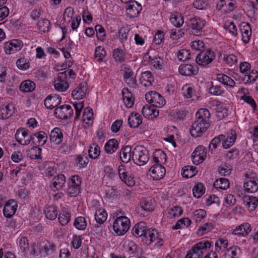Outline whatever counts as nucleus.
<instances>
[{
    "instance_id": "nucleus-54",
    "label": "nucleus",
    "mask_w": 258,
    "mask_h": 258,
    "mask_svg": "<svg viewBox=\"0 0 258 258\" xmlns=\"http://www.w3.org/2000/svg\"><path fill=\"white\" fill-rule=\"evenodd\" d=\"M71 214L67 211H62L58 216V220L62 226H65L71 220Z\"/></svg>"
},
{
    "instance_id": "nucleus-45",
    "label": "nucleus",
    "mask_w": 258,
    "mask_h": 258,
    "mask_svg": "<svg viewBox=\"0 0 258 258\" xmlns=\"http://www.w3.org/2000/svg\"><path fill=\"white\" fill-rule=\"evenodd\" d=\"M123 247L130 254H133L137 250V245L131 240H125L123 242Z\"/></svg>"
},
{
    "instance_id": "nucleus-62",
    "label": "nucleus",
    "mask_w": 258,
    "mask_h": 258,
    "mask_svg": "<svg viewBox=\"0 0 258 258\" xmlns=\"http://www.w3.org/2000/svg\"><path fill=\"white\" fill-rule=\"evenodd\" d=\"M177 56L180 61H185L190 58V53L189 50L182 49L179 50L177 53Z\"/></svg>"
},
{
    "instance_id": "nucleus-42",
    "label": "nucleus",
    "mask_w": 258,
    "mask_h": 258,
    "mask_svg": "<svg viewBox=\"0 0 258 258\" xmlns=\"http://www.w3.org/2000/svg\"><path fill=\"white\" fill-rule=\"evenodd\" d=\"M132 148L130 146H125L121 149L120 158L123 163H127L131 158Z\"/></svg>"
},
{
    "instance_id": "nucleus-4",
    "label": "nucleus",
    "mask_w": 258,
    "mask_h": 258,
    "mask_svg": "<svg viewBox=\"0 0 258 258\" xmlns=\"http://www.w3.org/2000/svg\"><path fill=\"white\" fill-rule=\"evenodd\" d=\"M205 25L206 21L200 17H195L190 19L189 23L190 34L195 36L202 35Z\"/></svg>"
},
{
    "instance_id": "nucleus-56",
    "label": "nucleus",
    "mask_w": 258,
    "mask_h": 258,
    "mask_svg": "<svg viewBox=\"0 0 258 258\" xmlns=\"http://www.w3.org/2000/svg\"><path fill=\"white\" fill-rule=\"evenodd\" d=\"M225 138V135H220L217 137H215L211 142L209 148V150L213 151L215 149L221 142Z\"/></svg>"
},
{
    "instance_id": "nucleus-18",
    "label": "nucleus",
    "mask_w": 258,
    "mask_h": 258,
    "mask_svg": "<svg viewBox=\"0 0 258 258\" xmlns=\"http://www.w3.org/2000/svg\"><path fill=\"white\" fill-rule=\"evenodd\" d=\"M118 173L120 179L126 185L132 186L135 184V181L134 178L128 175V172L124 165H120L118 166Z\"/></svg>"
},
{
    "instance_id": "nucleus-43",
    "label": "nucleus",
    "mask_w": 258,
    "mask_h": 258,
    "mask_svg": "<svg viewBox=\"0 0 258 258\" xmlns=\"http://www.w3.org/2000/svg\"><path fill=\"white\" fill-rule=\"evenodd\" d=\"M217 80L224 84L230 88H233L235 86V81L229 76L224 74H218L217 77Z\"/></svg>"
},
{
    "instance_id": "nucleus-33",
    "label": "nucleus",
    "mask_w": 258,
    "mask_h": 258,
    "mask_svg": "<svg viewBox=\"0 0 258 258\" xmlns=\"http://www.w3.org/2000/svg\"><path fill=\"white\" fill-rule=\"evenodd\" d=\"M107 217V214L104 210H97L95 215V219L97 224H95V227L97 228L101 227V225L106 221Z\"/></svg>"
},
{
    "instance_id": "nucleus-24",
    "label": "nucleus",
    "mask_w": 258,
    "mask_h": 258,
    "mask_svg": "<svg viewBox=\"0 0 258 258\" xmlns=\"http://www.w3.org/2000/svg\"><path fill=\"white\" fill-rule=\"evenodd\" d=\"M17 205L13 200H9L5 204L3 213L6 217L10 218L15 214L16 212Z\"/></svg>"
},
{
    "instance_id": "nucleus-31",
    "label": "nucleus",
    "mask_w": 258,
    "mask_h": 258,
    "mask_svg": "<svg viewBox=\"0 0 258 258\" xmlns=\"http://www.w3.org/2000/svg\"><path fill=\"white\" fill-rule=\"evenodd\" d=\"M50 140L51 142L55 145H59L61 143L63 140V135L59 128L55 127L51 131Z\"/></svg>"
},
{
    "instance_id": "nucleus-50",
    "label": "nucleus",
    "mask_w": 258,
    "mask_h": 258,
    "mask_svg": "<svg viewBox=\"0 0 258 258\" xmlns=\"http://www.w3.org/2000/svg\"><path fill=\"white\" fill-rule=\"evenodd\" d=\"M42 150L38 147H33L27 151V156L31 159L41 158Z\"/></svg>"
},
{
    "instance_id": "nucleus-41",
    "label": "nucleus",
    "mask_w": 258,
    "mask_h": 258,
    "mask_svg": "<svg viewBox=\"0 0 258 258\" xmlns=\"http://www.w3.org/2000/svg\"><path fill=\"white\" fill-rule=\"evenodd\" d=\"M243 201L246 202V207L249 211L255 210L258 203L257 198L252 196H245Z\"/></svg>"
},
{
    "instance_id": "nucleus-20",
    "label": "nucleus",
    "mask_w": 258,
    "mask_h": 258,
    "mask_svg": "<svg viewBox=\"0 0 258 258\" xmlns=\"http://www.w3.org/2000/svg\"><path fill=\"white\" fill-rule=\"evenodd\" d=\"M141 209L144 211L150 213L156 207V201L151 197L143 198L140 202Z\"/></svg>"
},
{
    "instance_id": "nucleus-12",
    "label": "nucleus",
    "mask_w": 258,
    "mask_h": 258,
    "mask_svg": "<svg viewBox=\"0 0 258 258\" xmlns=\"http://www.w3.org/2000/svg\"><path fill=\"white\" fill-rule=\"evenodd\" d=\"M207 149L202 146H198L193 152L191 157L194 164H199L202 163L206 157Z\"/></svg>"
},
{
    "instance_id": "nucleus-16",
    "label": "nucleus",
    "mask_w": 258,
    "mask_h": 258,
    "mask_svg": "<svg viewBox=\"0 0 258 258\" xmlns=\"http://www.w3.org/2000/svg\"><path fill=\"white\" fill-rule=\"evenodd\" d=\"M128 2L129 3L126 6V14L130 18H136L140 13L142 6L135 1Z\"/></svg>"
},
{
    "instance_id": "nucleus-49",
    "label": "nucleus",
    "mask_w": 258,
    "mask_h": 258,
    "mask_svg": "<svg viewBox=\"0 0 258 258\" xmlns=\"http://www.w3.org/2000/svg\"><path fill=\"white\" fill-rule=\"evenodd\" d=\"M37 26L40 32L45 33L49 31L51 24L50 21L47 19H41L37 23Z\"/></svg>"
},
{
    "instance_id": "nucleus-38",
    "label": "nucleus",
    "mask_w": 258,
    "mask_h": 258,
    "mask_svg": "<svg viewBox=\"0 0 258 258\" xmlns=\"http://www.w3.org/2000/svg\"><path fill=\"white\" fill-rule=\"evenodd\" d=\"M146 229V223L144 222H140L136 224L133 227V235L136 237L143 236L145 234L144 232Z\"/></svg>"
},
{
    "instance_id": "nucleus-55",
    "label": "nucleus",
    "mask_w": 258,
    "mask_h": 258,
    "mask_svg": "<svg viewBox=\"0 0 258 258\" xmlns=\"http://www.w3.org/2000/svg\"><path fill=\"white\" fill-rule=\"evenodd\" d=\"M170 21L176 27H181L184 22L183 17L180 15H171Z\"/></svg>"
},
{
    "instance_id": "nucleus-34",
    "label": "nucleus",
    "mask_w": 258,
    "mask_h": 258,
    "mask_svg": "<svg viewBox=\"0 0 258 258\" xmlns=\"http://www.w3.org/2000/svg\"><path fill=\"white\" fill-rule=\"evenodd\" d=\"M196 120L202 122L210 123L209 119L211 114L209 111L206 108H201L196 113Z\"/></svg>"
},
{
    "instance_id": "nucleus-44",
    "label": "nucleus",
    "mask_w": 258,
    "mask_h": 258,
    "mask_svg": "<svg viewBox=\"0 0 258 258\" xmlns=\"http://www.w3.org/2000/svg\"><path fill=\"white\" fill-rule=\"evenodd\" d=\"M230 185L229 181L225 178H220L215 180L214 183V187L221 189H227Z\"/></svg>"
},
{
    "instance_id": "nucleus-11",
    "label": "nucleus",
    "mask_w": 258,
    "mask_h": 258,
    "mask_svg": "<svg viewBox=\"0 0 258 258\" xmlns=\"http://www.w3.org/2000/svg\"><path fill=\"white\" fill-rule=\"evenodd\" d=\"M54 114L61 119L70 118L73 114V110L69 105H63L55 109Z\"/></svg>"
},
{
    "instance_id": "nucleus-26",
    "label": "nucleus",
    "mask_w": 258,
    "mask_h": 258,
    "mask_svg": "<svg viewBox=\"0 0 258 258\" xmlns=\"http://www.w3.org/2000/svg\"><path fill=\"white\" fill-rule=\"evenodd\" d=\"M140 84L145 87H150L154 81V78L150 71L143 72L139 79Z\"/></svg>"
},
{
    "instance_id": "nucleus-6",
    "label": "nucleus",
    "mask_w": 258,
    "mask_h": 258,
    "mask_svg": "<svg viewBox=\"0 0 258 258\" xmlns=\"http://www.w3.org/2000/svg\"><path fill=\"white\" fill-rule=\"evenodd\" d=\"M247 179L245 181L243 186L247 192L254 193L258 190V176L253 173H246Z\"/></svg>"
},
{
    "instance_id": "nucleus-7",
    "label": "nucleus",
    "mask_w": 258,
    "mask_h": 258,
    "mask_svg": "<svg viewBox=\"0 0 258 258\" xmlns=\"http://www.w3.org/2000/svg\"><path fill=\"white\" fill-rule=\"evenodd\" d=\"M210 125V123L204 122L196 119L190 127V134L194 137H199L207 130Z\"/></svg>"
},
{
    "instance_id": "nucleus-19",
    "label": "nucleus",
    "mask_w": 258,
    "mask_h": 258,
    "mask_svg": "<svg viewBox=\"0 0 258 258\" xmlns=\"http://www.w3.org/2000/svg\"><path fill=\"white\" fill-rule=\"evenodd\" d=\"M40 246L41 248L40 254L44 257L53 254L55 250V245L54 243L48 241L40 242Z\"/></svg>"
},
{
    "instance_id": "nucleus-57",
    "label": "nucleus",
    "mask_w": 258,
    "mask_h": 258,
    "mask_svg": "<svg viewBox=\"0 0 258 258\" xmlns=\"http://www.w3.org/2000/svg\"><path fill=\"white\" fill-rule=\"evenodd\" d=\"M112 55L116 61L121 62L124 60V54L120 48L114 49L113 51Z\"/></svg>"
},
{
    "instance_id": "nucleus-10",
    "label": "nucleus",
    "mask_w": 258,
    "mask_h": 258,
    "mask_svg": "<svg viewBox=\"0 0 258 258\" xmlns=\"http://www.w3.org/2000/svg\"><path fill=\"white\" fill-rule=\"evenodd\" d=\"M67 73L63 72L58 74L57 79L54 82V87L56 90L64 92L69 88Z\"/></svg>"
},
{
    "instance_id": "nucleus-37",
    "label": "nucleus",
    "mask_w": 258,
    "mask_h": 258,
    "mask_svg": "<svg viewBox=\"0 0 258 258\" xmlns=\"http://www.w3.org/2000/svg\"><path fill=\"white\" fill-rule=\"evenodd\" d=\"M144 58L145 60L146 59H149V60L151 62V65L154 68L158 70H161L162 69L163 60L160 56H156L153 58H152L151 56L149 55L148 54H146L144 56Z\"/></svg>"
},
{
    "instance_id": "nucleus-17",
    "label": "nucleus",
    "mask_w": 258,
    "mask_h": 258,
    "mask_svg": "<svg viewBox=\"0 0 258 258\" xmlns=\"http://www.w3.org/2000/svg\"><path fill=\"white\" fill-rule=\"evenodd\" d=\"M89 93L87 84L84 82L76 88L72 93V96L74 99L79 100L84 98Z\"/></svg>"
},
{
    "instance_id": "nucleus-36",
    "label": "nucleus",
    "mask_w": 258,
    "mask_h": 258,
    "mask_svg": "<svg viewBox=\"0 0 258 258\" xmlns=\"http://www.w3.org/2000/svg\"><path fill=\"white\" fill-rule=\"evenodd\" d=\"M142 122V117L138 113H132L128 118V123L131 127H137Z\"/></svg>"
},
{
    "instance_id": "nucleus-39",
    "label": "nucleus",
    "mask_w": 258,
    "mask_h": 258,
    "mask_svg": "<svg viewBox=\"0 0 258 258\" xmlns=\"http://www.w3.org/2000/svg\"><path fill=\"white\" fill-rule=\"evenodd\" d=\"M167 157L166 154L162 150H156L154 153L153 160L155 164L162 165L166 162Z\"/></svg>"
},
{
    "instance_id": "nucleus-14",
    "label": "nucleus",
    "mask_w": 258,
    "mask_h": 258,
    "mask_svg": "<svg viewBox=\"0 0 258 258\" xmlns=\"http://www.w3.org/2000/svg\"><path fill=\"white\" fill-rule=\"evenodd\" d=\"M23 46L22 41L18 39H13L7 42L5 44V51L8 54H11L20 50Z\"/></svg>"
},
{
    "instance_id": "nucleus-9",
    "label": "nucleus",
    "mask_w": 258,
    "mask_h": 258,
    "mask_svg": "<svg viewBox=\"0 0 258 258\" xmlns=\"http://www.w3.org/2000/svg\"><path fill=\"white\" fill-rule=\"evenodd\" d=\"M17 141L22 145H27L31 141L35 144L34 138L29 135V132L25 128H19L15 134Z\"/></svg>"
},
{
    "instance_id": "nucleus-51",
    "label": "nucleus",
    "mask_w": 258,
    "mask_h": 258,
    "mask_svg": "<svg viewBox=\"0 0 258 258\" xmlns=\"http://www.w3.org/2000/svg\"><path fill=\"white\" fill-rule=\"evenodd\" d=\"M32 137H36L37 139V143L35 142L34 144H36L38 146H43L44 145L47 140V134L42 131H40L33 134Z\"/></svg>"
},
{
    "instance_id": "nucleus-58",
    "label": "nucleus",
    "mask_w": 258,
    "mask_h": 258,
    "mask_svg": "<svg viewBox=\"0 0 258 258\" xmlns=\"http://www.w3.org/2000/svg\"><path fill=\"white\" fill-rule=\"evenodd\" d=\"M81 186L68 185L67 190V195L71 197H75L80 192Z\"/></svg>"
},
{
    "instance_id": "nucleus-5",
    "label": "nucleus",
    "mask_w": 258,
    "mask_h": 258,
    "mask_svg": "<svg viewBox=\"0 0 258 258\" xmlns=\"http://www.w3.org/2000/svg\"><path fill=\"white\" fill-rule=\"evenodd\" d=\"M146 100L154 107H161L165 104V100L163 96L156 91H150L145 95Z\"/></svg>"
},
{
    "instance_id": "nucleus-23",
    "label": "nucleus",
    "mask_w": 258,
    "mask_h": 258,
    "mask_svg": "<svg viewBox=\"0 0 258 258\" xmlns=\"http://www.w3.org/2000/svg\"><path fill=\"white\" fill-rule=\"evenodd\" d=\"M242 40L245 44L247 43L251 36V29L249 24L243 22L240 26Z\"/></svg>"
},
{
    "instance_id": "nucleus-29",
    "label": "nucleus",
    "mask_w": 258,
    "mask_h": 258,
    "mask_svg": "<svg viewBox=\"0 0 258 258\" xmlns=\"http://www.w3.org/2000/svg\"><path fill=\"white\" fill-rule=\"evenodd\" d=\"M251 230L250 225L247 223H245L237 226L233 230L232 234L239 236H245L250 232Z\"/></svg>"
},
{
    "instance_id": "nucleus-15",
    "label": "nucleus",
    "mask_w": 258,
    "mask_h": 258,
    "mask_svg": "<svg viewBox=\"0 0 258 258\" xmlns=\"http://www.w3.org/2000/svg\"><path fill=\"white\" fill-rule=\"evenodd\" d=\"M149 171L151 176L155 180L163 178L166 173L165 167L161 164H154L151 166Z\"/></svg>"
},
{
    "instance_id": "nucleus-13",
    "label": "nucleus",
    "mask_w": 258,
    "mask_h": 258,
    "mask_svg": "<svg viewBox=\"0 0 258 258\" xmlns=\"http://www.w3.org/2000/svg\"><path fill=\"white\" fill-rule=\"evenodd\" d=\"M123 80L130 87L135 88L137 86L136 77L134 76V72L130 68L124 67L122 70Z\"/></svg>"
},
{
    "instance_id": "nucleus-60",
    "label": "nucleus",
    "mask_w": 258,
    "mask_h": 258,
    "mask_svg": "<svg viewBox=\"0 0 258 258\" xmlns=\"http://www.w3.org/2000/svg\"><path fill=\"white\" fill-rule=\"evenodd\" d=\"M206 216V212L204 210L199 209L193 213L192 218L196 222H200Z\"/></svg>"
},
{
    "instance_id": "nucleus-48",
    "label": "nucleus",
    "mask_w": 258,
    "mask_h": 258,
    "mask_svg": "<svg viewBox=\"0 0 258 258\" xmlns=\"http://www.w3.org/2000/svg\"><path fill=\"white\" fill-rule=\"evenodd\" d=\"M35 88V84L30 81L26 80L22 82L20 86V90L24 92H30Z\"/></svg>"
},
{
    "instance_id": "nucleus-8",
    "label": "nucleus",
    "mask_w": 258,
    "mask_h": 258,
    "mask_svg": "<svg viewBox=\"0 0 258 258\" xmlns=\"http://www.w3.org/2000/svg\"><path fill=\"white\" fill-rule=\"evenodd\" d=\"M215 58L214 52L210 49L201 51L196 57L197 63L205 66L211 63Z\"/></svg>"
},
{
    "instance_id": "nucleus-28",
    "label": "nucleus",
    "mask_w": 258,
    "mask_h": 258,
    "mask_svg": "<svg viewBox=\"0 0 258 258\" xmlns=\"http://www.w3.org/2000/svg\"><path fill=\"white\" fill-rule=\"evenodd\" d=\"M237 136L235 131L231 130L230 132L225 136V138L222 140V146L224 148L227 149L232 146L236 141Z\"/></svg>"
},
{
    "instance_id": "nucleus-47",
    "label": "nucleus",
    "mask_w": 258,
    "mask_h": 258,
    "mask_svg": "<svg viewBox=\"0 0 258 258\" xmlns=\"http://www.w3.org/2000/svg\"><path fill=\"white\" fill-rule=\"evenodd\" d=\"M19 252L22 255H24L25 253L29 251V247L28 240L27 238L22 237L19 241Z\"/></svg>"
},
{
    "instance_id": "nucleus-32",
    "label": "nucleus",
    "mask_w": 258,
    "mask_h": 258,
    "mask_svg": "<svg viewBox=\"0 0 258 258\" xmlns=\"http://www.w3.org/2000/svg\"><path fill=\"white\" fill-rule=\"evenodd\" d=\"M153 105L144 106L142 110L143 115L147 118H153L156 117L159 115V112L154 108Z\"/></svg>"
},
{
    "instance_id": "nucleus-59",
    "label": "nucleus",
    "mask_w": 258,
    "mask_h": 258,
    "mask_svg": "<svg viewBox=\"0 0 258 258\" xmlns=\"http://www.w3.org/2000/svg\"><path fill=\"white\" fill-rule=\"evenodd\" d=\"M223 60L229 66H233L237 62V56L233 54H224Z\"/></svg>"
},
{
    "instance_id": "nucleus-25",
    "label": "nucleus",
    "mask_w": 258,
    "mask_h": 258,
    "mask_svg": "<svg viewBox=\"0 0 258 258\" xmlns=\"http://www.w3.org/2000/svg\"><path fill=\"white\" fill-rule=\"evenodd\" d=\"M61 98L57 95H50L44 100V105L48 109H52L57 106L61 102Z\"/></svg>"
},
{
    "instance_id": "nucleus-22",
    "label": "nucleus",
    "mask_w": 258,
    "mask_h": 258,
    "mask_svg": "<svg viewBox=\"0 0 258 258\" xmlns=\"http://www.w3.org/2000/svg\"><path fill=\"white\" fill-rule=\"evenodd\" d=\"M179 73L184 76H190L196 75L199 71L196 65L189 64H181L178 68Z\"/></svg>"
},
{
    "instance_id": "nucleus-46",
    "label": "nucleus",
    "mask_w": 258,
    "mask_h": 258,
    "mask_svg": "<svg viewBox=\"0 0 258 258\" xmlns=\"http://www.w3.org/2000/svg\"><path fill=\"white\" fill-rule=\"evenodd\" d=\"M45 214L46 217L50 220L55 219L58 215L56 207L53 205L49 206L45 210Z\"/></svg>"
},
{
    "instance_id": "nucleus-30",
    "label": "nucleus",
    "mask_w": 258,
    "mask_h": 258,
    "mask_svg": "<svg viewBox=\"0 0 258 258\" xmlns=\"http://www.w3.org/2000/svg\"><path fill=\"white\" fill-rule=\"evenodd\" d=\"M122 99L125 106L127 108H131L134 104V98L132 93L129 91L127 88H124L121 91Z\"/></svg>"
},
{
    "instance_id": "nucleus-64",
    "label": "nucleus",
    "mask_w": 258,
    "mask_h": 258,
    "mask_svg": "<svg viewBox=\"0 0 258 258\" xmlns=\"http://www.w3.org/2000/svg\"><path fill=\"white\" fill-rule=\"evenodd\" d=\"M16 64L17 67L22 70H27L30 66L29 60L24 57L18 59L16 62Z\"/></svg>"
},
{
    "instance_id": "nucleus-53",
    "label": "nucleus",
    "mask_w": 258,
    "mask_h": 258,
    "mask_svg": "<svg viewBox=\"0 0 258 258\" xmlns=\"http://www.w3.org/2000/svg\"><path fill=\"white\" fill-rule=\"evenodd\" d=\"M205 189L202 183L196 184L192 188V194L195 197L200 198L205 193Z\"/></svg>"
},
{
    "instance_id": "nucleus-27",
    "label": "nucleus",
    "mask_w": 258,
    "mask_h": 258,
    "mask_svg": "<svg viewBox=\"0 0 258 258\" xmlns=\"http://www.w3.org/2000/svg\"><path fill=\"white\" fill-rule=\"evenodd\" d=\"M15 112V107L10 104L3 105L0 107V118L6 119L11 117Z\"/></svg>"
},
{
    "instance_id": "nucleus-40",
    "label": "nucleus",
    "mask_w": 258,
    "mask_h": 258,
    "mask_svg": "<svg viewBox=\"0 0 258 258\" xmlns=\"http://www.w3.org/2000/svg\"><path fill=\"white\" fill-rule=\"evenodd\" d=\"M118 148V143L115 139H110L105 144L104 149L108 154H112L115 152Z\"/></svg>"
},
{
    "instance_id": "nucleus-3",
    "label": "nucleus",
    "mask_w": 258,
    "mask_h": 258,
    "mask_svg": "<svg viewBox=\"0 0 258 258\" xmlns=\"http://www.w3.org/2000/svg\"><path fill=\"white\" fill-rule=\"evenodd\" d=\"M131 222L129 218L126 216L117 217L113 224L114 232L118 235H123L129 230Z\"/></svg>"
},
{
    "instance_id": "nucleus-2",
    "label": "nucleus",
    "mask_w": 258,
    "mask_h": 258,
    "mask_svg": "<svg viewBox=\"0 0 258 258\" xmlns=\"http://www.w3.org/2000/svg\"><path fill=\"white\" fill-rule=\"evenodd\" d=\"M134 162L139 166L145 165L149 160L148 150L143 146H136L132 152Z\"/></svg>"
},
{
    "instance_id": "nucleus-1",
    "label": "nucleus",
    "mask_w": 258,
    "mask_h": 258,
    "mask_svg": "<svg viewBox=\"0 0 258 258\" xmlns=\"http://www.w3.org/2000/svg\"><path fill=\"white\" fill-rule=\"evenodd\" d=\"M212 242L203 240L195 244L187 253L185 258H202L204 254L210 248Z\"/></svg>"
},
{
    "instance_id": "nucleus-35",
    "label": "nucleus",
    "mask_w": 258,
    "mask_h": 258,
    "mask_svg": "<svg viewBox=\"0 0 258 258\" xmlns=\"http://www.w3.org/2000/svg\"><path fill=\"white\" fill-rule=\"evenodd\" d=\"M130 30L127 28L121 27L118 32L117 37L119 40V41L122 43L123 47H124L125 44L128 43V35Z\"/></svg>"
},
{
    "instance_id": "nucleus-61",
    "label": "nucleus",
    "mask_w": 258,
    "mask_h": 258,
    "mask_svg": "<svg viewBox=\"0 0 258 258\" xmlns=\"http://www.w3.org/2000/svg\"><path fill=\"white\" fill-rule=\"evenodd\" d=\"M100 153V147L93 144L91 146L88 151L89 156L91 158L96 159Z\"/></svg>"
},
{
    "instance_id": "nucleus-52",
    "label": "nucleus",
    "mask_w": 258,
    "mask_h": 258,
    "mask_svg": "<svg viewBox=\"0 0 258 258\" xmlns=\"http://www.w3.org/2000/svg\"><path fill=\"white\" fill-rule=\"evenodd\" d=\"M74 226L79 230H84L87 225V222L85 217L79 216L75 219Z\"/></svg>"
},
{
    "instance_id": "nucleus-21",
    "label": "nucleus",
    "mask_w": 258,
    "mask_h": 258,
    "mask_svg": "<svg viewBox=\"0 0 258 258\" xmlns=\"http://www.w3.org/2000/svg\"><path fill=\"white\" fill-rule=\"evenodd\" d=\"M65 183V176L60 174L53 177L50 183V187L54 191L58 190L64 186Z\"/></svg>"
},
{
    "instance_id": "nucleus-63",
    "label": "nucleus",
    "mask_w": 258,
    "mask_h": 258,
    "mask_svg": "<svg viewBox=\"0 0 258 258\" xmlns=\"http://www.w3.org/2000/svg\"><path fill=\"white\" fill-rule=\"evenodd\" d=\"M224 28L232 36H236L237 35V29L234 22H230L226 23L224 25Z\"/></svg>"
}]
</instances>
